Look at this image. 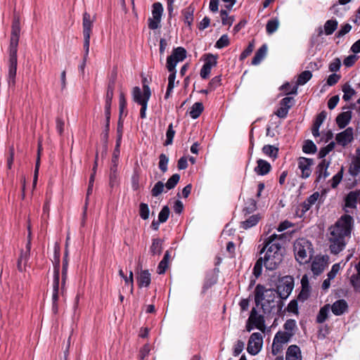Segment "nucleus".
<instances>
[{
	"label": "nucleus",
	"instance_id": "nucleus-1",
	"mask_svg": "<svg viewBox=\"0 0 360 360\" xmlns=\"http://www.w3.org/2000/svg\"><path fill=\"white\" fill-rule=\"evenodd\" d=\"M352 221L349 215H344L329 229L328 240L332 253L338 254L345 247V237L350 234Z\"/></svg>",
	"mask_w": 360,
	"mask_h": 360
},
{
	"label": "nucleus",
	"instance_id": "nucleus-2",
	"mask_svg": "<svg viewBox=\"0 0 360 360\" xmlns=\"http://www.w3.org/2000/svg\"><path fill=\"white\" fill-rule=\"evenodd\" d=\"M54 275L53 281V295H52V311L54 314H57L58 307L57 302L58 300L59 295L63 294L64 285L67 278L68 261L66 259H63V270H62V286L59 288V269H60V248L58 245H56L54 250Z\"/></svg>",
	"mask_w": 360,
	"mask_h": 360
},
{
	"label": "nucleus",
	"instance_id": "nucleus-3",
	"mask_svg": "<svg viewBox=\"0 0 360 360\" xmlns=\"http://www.w3.org/2000/svg\"><path fill=\"white\" fill-rule=\"evenodd\" d=\"M20 27L18 20L14 21L12 25V32L9 48V71L8 84H15V77L17 70V51L19 41Z\"/></svg>",
	"mask_w": 360,
	"mask_h": 360
},
{
	"label": "nucleus",
	"instance_id": "nucleus-4",
	"mask_svg": "<svg viewBox=\"0 0 360 360\" xmlns=\"http://www.w3.org/2000/svg\"><path fill=\"white\" fill-rule=\"evenodd\" d=\"M269 230L270 229H269L266 233L262 236L259 242H262V243L258 245L259 257L257 259L253 269V274L257 278L262 274L263 266H264L266 269H269L267 263L270 258V255L269 254L270 252V248H268V246L270 244V236H268V232Z\"/></svg>",
	"mask_w": 360,
	"mask_h": 360
},
{
	"label": "nucleus",
	"instance_id": "nucleus-5",
	"mask_svg": "<svg viewBox=\"0 0 360 360\" xmlns=\"http://www.w3.org/2000/svg\"><path fill=\"white\" fill-rule=\"evenodd\" d=\"M255 300L256 304L257 313L259 314L261 311L264 314H270V294L269 290L264 286L258 285L255 290Z\"/></svg>",
	"mask_w": 360,
	"mask_h": 360
},
{
	"label": "nucleus",
	"instance_id": "nucleus-6",
	"mask_svg": "<svg viewBox=\"0 0 360 360\" xmlns=\"http://www.w3.org/2000/svg\"><path fill=\"white\" fill-rule=\"evenodd\" d=\"M94 20L91 19L90 14L85 12L83 14V35H84V56L83 58V63L80 65V70L84 72V67L86 65L87 56L89 52V44H90V37H91V31L93 25Z\"/></svg>",
	"mask_w": 360,
	"mask_h": 360
},
{
	"label": "nucleus",
	"instance_id": "nucleus-7",
	"mask_svg": "<svg viewBox=\"0 0 360 360\" xmlns=\"http://www.w3.org/2000/svg\"><path fill=\"white\" fill-rule=\"evenodd\" d=\"M285 236L286 233L271 235V252H274L271 256V269L276 268L282 262L285 253V248L283 247V242L276 243L275 240L276 238L281 240Z\"/></svg>",
	"mask_w": 360,
	"mask_h": 360
},
{
	"label": "nucleus",
	"instance_id": "nucleus-8",
	"mask_svg": "<svg viewBox=\"0 0 360 360\" xmlns=\"http://www.w3.org/2000/svg\"><path fill=\"white\" fill-rule=\"evenodd\" d=\"M311 250V244L308 240L305 238L297 240L294 244V252L296 260L300 264L307 263Z\"/></svg>",
	"mask_w": 360,
	"mask_h": 360
},
{
	"label": "nucleus",
	"instance_id": "nucleus-9",
	"mask_svg": "<svg viewBox=\"0 0 360 360\" xmlns=\"http://www.w3.org/2000/svg\"><path fill=\"white\" fill-rule=\"evenodd\" d=\"M294 286L293 278L291 276H284L277 285V294L281 300L286 299L292 292Z\"/></svg>",
	"mask_w": 360,
	"mask_h": 360
},
{
	"label": "nucleus",
	"instance_id": "nucleus-10",
	"mask_svg": "<svg viewBox=\"0 0 360 360\" xmlns=\"http://www.w3.org/2000/svg\"><path fill=\"white\" fill-rule=\"evenodd\" d=\"M186 57V51L182 47H177L173 50L172 55L167 59V69L168 71L174 70L179 62L183 61Z\"/></svg>",
	"mask_w": 360,
	"mask_h": 360
},
{
	"label": "nucleus",
	"instance_id": "nucleus-11",
	"mask_svg": "<svg viewBox=\"0 0 360 360\" xmlns=\"http://www.w3.org/2000/svg\"><path fill=\"white\" fill-rule=\"evenodd\" d=\"M252 325L262 332L265 330L264 316L262 314L257 313V310L255 309H252L250 316L248 320L246 328L248 332H250L253 328Z\"/></svg>",
	"mask_w": 360,
	"mask_h": 360
},
{
	"label": "nucleus",
	"instance_id": "nucleus-12",
	"mask_svg": "<svg viewBox=\"0 0 360 360\" xmlns=\"http://www.w3.org/2000/svg\"><path fill=\"white\" fill-rule=\"evenodd\" d=\"M262 336L259 333H254L251 335L248 343L247 350L252 354H257L262 348Z\"/></svg>",
	"mask_w": 360,
	"mask_h": 360
},
{
	"label": "nucleus",
	"instance_id": "nucleus-13",
	"mask_svg": "<svg viewBox=\"0 0 360 360\" xmlns=\"http://www.w3.org/2000/svg\"><path fill=\"white\" fill-rule=\"evenodd\" d=\"M293 101L294 99L292 97H285L283 98L280 101L279 107L275 112V114L278 117H285L287 115L289 109L292 107Z\"/></svg>",
	"mask_w": 360,
	"mask_h": 360
},
{
	"label": "nucleus",
	"instance_id": "nucleus-14",
	"mask_svg": "<svg viewBox=\"0 0 360 360\" xmlns=\"http://www.w3.org/2000/svg\"><path fill=\"white\" fill-rule=\"evenodd\" d=\"M148 94V100L150 99L151 92L148 85H143V92L138 86H135L132 90L133 100L137 103H141L145 100L146 94Z\"/></svg>",
	"mask_w": 360,
	"mask_h": 360
},
{
	"label": "nucleus",
	"instance_id": "nucleus-15",
	"mask_svg": "<svg viewBox=\"0 0 360 360\" xmlns=\"http://www.w3.org/2000/svg\"><path fill=\"white\" fill-rule=\"evenodd\" d=\"M335 140L338 144L345 146L353 140V129L348 127L345 131L338 134Z\"/></svg>",
	"mask_w": 360,
	"mask_h": 360
},
{
	"label": "nucleus",
	"instance_id": "nucleus-16",
	"mask_svg": "<svg viewBox=\"0 0 360 360\" xmlns=\"http://www.w3.org/2000/svg\"><path fill=\"white\" fill-rule=\"evenodd\" d=\"M313 161L311 159L306 158H300L298 160V167L302 171V177L307 178L311 174L310 167L312 165Z\"/></svg>",
	"mask_w": 360,
	"mask_h": 360
},
{
	"label": "nucleus",
	"instance_id": "nucleus-17",
	"mask_svg": "<svg viewBox=\"0 0 360 360\" xmlns=\"http://www.w3.org/2000/svg\"><path fill=\"white\" fill-rule=\"evenodd\" d=\"M269 47L266 44H263L255 53L254 58L251 62L252 65H258L266 56Z\"/></svg>",
	"mask_w": 360,
	"mask_h": 360
},
{
	"label": "nucleus",
	"instance_id": "nucleus-18",
	"mask_svg": "<svg viewBox=\"0 0 360 360\" xmlns=\"http://www.w3.org/2000/svg\"><path fill=\"white\" fill-rule=\"evenodd\" d=\"M97 166H98V154H96V160H95L94 165V167L92 169V174H91L90 179H89V187H88L87 193H86V203H85V207H84V212H86V210L89 195L92 193V191H93V186H94V182L95 176H96V173Z\"/></svg>",
	"mask_w": 360,
	"mask_h": 360
},
{
	"label": "nucleus",
	"instance_id": "nucleus-19",
	"mask_svg": "<svg viewBox=\"0 0 360 360\" xmlns=\"http://www.w3.org/2000/svg\"><path fill=\"white\" fill-rule=\"evenodd\" d=\"M286 360H302L301 352L300 348L296 345H290L285 356Z\"/></svg>",
	"mask_w": 360,
	"mask_h": 360
},
{
	"label": "nucleus",
	"instance_id": "nucleus-20",
	"mask_svg": "<svg viewBox=\"0 0 360 360\" xmlns=\"http://www.w3.org/2000/svg\"><path fill=\"white\" fill-rule=\"evenodd\" d=\"M352 118V112L351 111H346L341 112L336 117V122L338 127L340 129H342L345 127L349 122H350Z\"/></svg>",
	"mask_w": 360,
	"mask_h": 360
},
{
	"label": "nucleus",
	"instance_id": "nucleus-21",
	"mask_svg": "<svg viewBox=\"0 0 360 360\" xmlns=\"http://www.w3.org/2000/svg\"><path fill=\"white\" fill-rule=\"evenodd\" d=\"M257 165L255 167L254 171L258 175H265L269 173L270 170V164L264 160L259 159L257 161Z\"/></svg>",
	"mask_w": 360,
	"mask_h": 360
},
{
	"label": "nucleus",
	"instance_id": "nucleus-22",
	"mask_svg": "<svg viewBox=\"0 0 360 360\" xmlns=\"http://www.w3.org/2000/svg\"><path fill=\"white\" fill-rule=\"evenodd\" d=\"M346 206L354 207L356 202H360V190L351 191L346 197Z\"/></svg>",
	"mask_w": 360,
	"mask_h": 360
},
{
	"label": "nucleus",
	"instance_id": "nucleus-23",
	"mask_svg": "<svg viewBox=\"0 0 360 360\" xmlns=\"http://www.w3.org/2000/svg\"><path fill=\"white\" fill-rule=\"evenodd\" d=\"M347 304L345 300H340L333 303L331 307L333 313L336 316L342 315L347 309Z\"/></svg>",
	"mask_w": 360,
	"mask_h": 360
},
{
	"label": "nucleus",
	"instance_id": "nucleus-24",
	"mask_svg": "<svg viewBox=\"0 0 360 360\" xmlns=\"http://www.w3.org/2000/svg\"><path fill=\"white\" fill-rule=\"evenodd\" d=\"M326 267V263L323 258L315 259L311 264V271L314 275L321 274Z\"/></svg>",
	"mask_w": 360,
	"mask_h": 360
},
{
	"label": "nucleus",
	"instance_id": "nucleus-25",
	"mask_svg": "<svg viewBox=\"0 0 360 360\" xmlns=\"http://www.w3.org/2000/svg\"><path fill=\"white\" fill-rule=\"evenodd\" d=\"M328 165L329 163L327 162L326 160H322L317 166L316 172L318 173V181H321V179H325L329 175V174L327 172Z\"/></svg>",
	"mask_w": 360,
	"mask_h": 360
},
{
	"label": "nucleus",
	"instance_id": "nucleus-26",
	"mask_svg": "<svg viewBox=\"0 0 360 360\" xmlns=\"http://www.w3.org/2000/svg\"><path fill=\"white\" fill-rule=\"evenodd\" d=\"M320 195L318 192H316L311 195L302 205V211H308L311 207L316 203L318 200Z\"/></svg>",
	"mask_w": 360,
	"mask_h": 360
},
{
	"label": "nucleus",
	"instance_id": "nucleus-27",
	"mask_svg": "<svg viewBox=\"0 0 360 360\" xmlns=\"http://www.w3.org/2000/svg\"><path fill=\"white\" fill-rule=\"evenodd\" d=\"M41 150H42V146H41V142H39L38 150H37V160H36L34 172V179H33V186L34 187L36 186V184L37 182L39 169V167H40V155H41Z\"/></svg>",
	"mask_w": 360,
	"mask_h": 360
},
{
	"label": "nucleus",
	"instance_id": "nucleus-28",
	"mask_svg": "<svg viewBox=\"0 0 360 360\" xmlns=\"http://www.w3.org/2000/svg\"><path fill=\"white\" fill-rule=\"evenodd\" d=\"M291 336L292 333H290L289 332H278L274 337V343L276 344L277 342H280L285 345L289 341Z\"/></svg>",
	"mask_w": 360,
	"mask_h": 360
},
{
	"label": "nucleus",
	"instance_id": "nucleus-29",
	"mask_svg": "<svg viewBox=\"0 0 360 360\" xmlns=\"http://www.w3.org/2000/svg\"><path fill=\"white\" fill-rule=\"evenodd\" d=\"M138 281L139 283V285L142 286H148L150 283V274L147 270L141 271L139 277Z\"/></svg>",
	"mask_w": 360,
	"mask_h": 360
},
{
	"label": "nucleus",
	"instance_id": "nucleus-30",
	"mask_svg": "<svg viewBox=\"0 0 360 360\" xmlns=\"http://www.w3.org/2000/svg\"><path fill=\"white\" fill-rule=\"evenodd\" d=\"M193 12L194 8L189 6L183 11V15L184 18V22L188 25V27L191 26L193 20Z\"/></svg>",
	"mask_w": 360,
	"mask_h": 360
},
{
	"label": "nucleus",
	"instance_id": "nucleus-31",
	"mask_svg": "<svg viewBox=\"0 0 360 360\" xmlns=\"http://www.w3.org/2000/svg\"><path fill=\"white\" fill-rule=\"evenodd\" d=\"M203 110V105L201 103H195L189 112L191 117L193 119L198 118Z\"/></svg>",
	"mask_w": 360,
	"mask_h": 360
},
{
	"label": "nucleus",
	"instance_id": "nucleus-32",
	"mask_svg": "<svg viewBox=\"0 0 360 360\" xmlns=\"http://www.w3.org/2000/svg\"><path fill=\"white\" fill-rule=\"evenodd\" d=\"M162 250V240L159 238L153 240L150 250L153 255H160Z\"/></svg>",
	"mask_w": 360,
	"mask_h": 360
},
{
	"label": "nucleus",
	"instance_id": "nucleus-33",
	"mask_svg": "<svg viewBox=\"0 0 360 360\" xmlns=\"http://www.w3.org/2000/svg\"><path fill=\"white\" fill-rule=\"evenodd\" d=\"M338 22L335 20H328L324 25V32L326 35H330L337 29Z\"/></svg>",
	"mask_w": 360,
	"mask_h": 360
},
{
	"label": "nucleus",
	"instance_id": "nucleus-34",
	"mask_svg": "<svg viewBox=\"0 0 360 360\" xmlns=\"http://www.w3.org/2000/svg\"><path fill=\"white\" fill-rule=\"evenodd\" d=\"M259 217L257 215H252L250 217L245 221L241 222L240 227L244 229H248L256 225L259 221Z\"/></svg>",
	"mask_w": 360,
	"mask_h": 360
},
{
	"label": "nucleus",
	"instance_id": "nucleus-35",
	"mask_svg": "<svg viewBox=\"0 0 360 360\" xmlns=\"http://www.w3.org/2000/svg\"><path fill=\"white\" fill-rule=\"evenodd\" d=\"M342 90L344 93L342 98L345 101H349L356 93L354 89L347 83L343 85Z\"/></svg>",
	"mask_w": 360,
	"mask_h": 360
},
{
	"label": "nucleus",
	"instance_id": "nucleus-36",
	"mask_svg": "<svg viewBox=\"0 0 360 360\" xmlns=\"http://www.w3.org/2000/svg\"><path fill=\"white\" fill-rule=\"evenodd\" d=\"M162 12L163 7L160 3L157 2L153 5L152 15L153 18L161 20Z\"/></svg>",
	"mask_w": 360,
	"mask_h": 360
},
{
	"label": "nucleus",
	"instance_id": "nucleus-37",
	"mask_svg": "<svg viewBox=\"0 0 360 360\" xmlns=\"http://www.w3.org/2000/svg\"><path fill=\"white\" fill-rule=\"evenodd\" d=\"M311 77L312 74L309 70L302 72L297 78V84L304 85L311 78Z\"/></svg>",
	"mask_w": 360,
	"mask_h": 360
},
{
	"label": "nucleus",
	"instance_id": "nucleus-38",
	"mask_svg": "<svg viewBox=\"0 0 360 360\" xmlns=\"http://www.w3.org/2000/svg\"><path fill=\"white\" fill-rule=\"evenodd\" d=\"M350 283L354 288L355 291L360 292V272L353 274L350 277Z\"/></svg>",
	"mask_w": 360,
	"mask_h": 360
},
{
	"label": "nucleus",
	"instance_id": "nucleus-39",
	"mask_svg": "<svg viewBox=\"0 0 360 360\" xmlns=\"http://www.w3.org/2000/svg\"><path fill=\"white\" fill-rule=\"evenodd\" d=\"M180 179V176L178 174H173L167 181L165 186L168 189H172L175 187Z\"/></svg>",
	"mask_w": 360,
	"mask_h": 360
},
{
	"label": "nucleus",
	"instance_id": "nucleus-40",
	"mask_svg": "<svg viewBox=\"0 0 360 360\" xmlns=\"http://www.w3.org/2000/svg\"><path fill=\"white\" fill-rule=\"evenodd\" d=\"M328 311H329L328 305H326L320 309L319 313L316 318L318 323H321L326 321V319H327Z\"/></svg>",
	"mask_w": 360,
	"mask_h": 360
},
{
	"label": "nucleus",
	"instance_id": "nucleus-41",
	"mask_svg": "<svg viewBox=\"0 0 360 360\" xmlns=\"http://www.w3.org/2000/svg\"><path fill=\"white\" fill-rule=\"evenodd\" d=\"M149 213H150V210H149V207H148V205L146 203L141 202L139 205L140 217L144 220L148 219L149 217Z\"/></svg>",
	"mask_w": 360,
	"mask_h": 360
},
{
	"label": "nucleus",
	"instance_id": "nucleus-42",
	"mask_svg": "<svg viewBox=\"0 0 360 360\" xmlns=\"http://www.w3.org/2000/svg\"><path fill=\"white\" fill-rule=\"evenodd\" d=\"M165 185L162 181L157 182L151 190V195L157 197L164 191Z\"/></svg>",
	"mask_w": 360,
	"mask_h": 360
},
{
	"label": "nucleus",
	"instance_id": "nucleus-43",
	"mask_svg": "<svg viewBox=\"0 0 360 360\" xmlns=\"http://www.w3.org/2000/svg\"><path fill=\"white\" fill-rule=\"evenodd\" d=\"M302 150L306 153H314L316 150V145L311 141H306Z\"/></svg>",
	"mask_w": 360,
	"mask_h": 360
},
{
	"label": "nucleus",
	"instance_id": "nucleus-44",
	"mask_svg": "<svg viewBox=\"0 0 360 360\" xmlns=\"http://www.w3.org/2000/svg\"><path fill=\"white\" fill-rule=\"evenodd\" d=\"M169 215V207L167 206L163 207L158 214L159 222H162V223L165 222L167 220Z\"/></svg>",
	"mask_w": 360,
	"mask_h": 360
},
{
	"label": "nucleus",
	"instance_id": "nucleus-45",
	"mask_svg": "<svg viewBox=\"0 0 360 360\" xmlns=\"http://www.w3.org/2000/svg\"><path fill=\"white\" fill-rule=\"evenodd\" d=\"M174 134H175V131L173 129L172 124H170L168 127V129H167V131L166 133L167 139H166V141L165 143L166 146L172 144Z\"/></svg>",
	"mask_w": 360,
	"mask_h": 360
},
{
	"label": "nucleus",
	"instance_id": "nucleus-46",
	"mask_svg": "<svg viewBox=\"0 0 360 360\" xmlns=\"http://www.w3.org/2000/svg\"><path fill=\"white\" fill-rule=\"evenodd\" d=\"M254 48H255V41H254V40H252V41H250L249 43V45L248 46V47L241 53V55L240 56V59L241 60H243L245 58L249 56L252 53V52L253 51Z\"/></svg>",
	"mask_w": 360,
	"mask_h": 360
},
{
	"label": "nucleus",
	"instance_id": "nucleus-47",
	"mask_svg": "<svg viewBox=\"0 0 360 360\" xmlns=\"http://www.w3.org/2000/svg\"><path fill=\"white\" fill-rule=\"evenodd\" d=\"M169 162L168 158L165 154L160 155L159 167L162 172H165L167 170V164Z\"/></svg>",
	"mask_w": 360,
	"mask_h": 360
},
{
	"label": "nucleus",
	"instance_id": "nucleus-48",
	"mask_svg": "<svg viewBox=\"0 0 360 360\" xmlns=\"http://www.w3.org/2000/svg\"><path fill=\"white\" fill-rule=\"evenodd\" d=\"M229 44V39L226 34L222 35L216 42L215 46L218 49H222Z\"/></svg>",
	"mask_w": 360,
	"mask_h": 360
},
{
	"label": "nucleus",
	"instance_id": "nucleus-49",
	"mask_svg": "<svg viewBox=\"0 0 360 360\" xmlns=\"http://www.w3.org/2000/svg\"><path fill=\"white\" fill-rule=\"evenodd\" d=\"M216 64H217V56L212 55V54L207 55L204 65L212 69V68L215 66Z\"/></svg>",
	"mask_w": 360,
	"mask_h": 360
},
{
	"label": "nucleus",
	"instance_id": "nucleus-50",
	"mask_svg": "<svg viewBox=\"0 0 360 360\" xmlns=\"http://www.w3.org/2000/svg\"><path fill=\"white\" fill-rule=\"evenodd\" d=\"M335 147V143H330L326 147L321 149L319 153L320 158H323L330 151H331Z\"/></svg>",
	"mask_w": 360,
	"mask_h": 360
},
{
	"label": "nucleus",
	"instance_id": "nucleus-51",
	"mask_svg": "<svg viewBox=\"0 0 360 360\" xmlns=\"http://www.w3.org/2000/svg\"><path fill=\"white\" fill-rule=\"evenodd\" d=\"M113 83L110 84L108 87L106 98H105V104L111 105L112 99L113 97Z\"/></svg>",
	"mask_w": 360,
	"mask_h": 360
},
{
	"label": "nucleus",
	"instance_id": "nucleus-52",
	"mask_svg": "<svg viewBox=\"0 0 360 360\" xmlns=\"http://www.w3.org/2000/svg\"><path fill=\"white\" fill-rule=\"evenodd\" d=\"M148 101V94H146L145 100L142 101L141 103H139V105H141V108L140 110V116L142 119L146 118V109H147V105Z\"/></svg>",
	"mask_w": 360,
	"mask_h": 360
},
{
	"label": "nucleus",
	"instance_id": "nucleus-53",
	"mask_svg": "<svg viewBox=\"0 0 360 360\" xmlns=\"http://www.w3.org/2000/svg\"><path fill=\"white\" fill-rule=\"evenodd\" d=\"M326 115H327V113L325 111H322L321 112H320L317 115L314 124L316 125V126H319V127H321V125L322 124V123L323 122V121L326 118Z\"/></svg>",
	"mask_w": 360,
	"mask_h": 360
},
{
	"label": "nucleus",
	"instance_id": "nucleus-54",
	"mask_svg": "<svg viewBox=\"0 0 360 360\" xmlns=\"http://www.w3.org/2000/svg\"><path fill=\"white\" fill-rule=\"evenodd\" d=\"M244 346H245L244 342H243L242 340H238L235 345V347H234V352H233L234 355L235 356L239 355L241 353V352L243 350Z\"/></svg>",
	"mask_w": 360,
	"mask_h": 360
},
{
	"label": "nucleus",
	"instance_id": "nucleus-55",
	"mask_svg": "<svg viewBox=\"0 0 360 360\" xmlns=\"http://www.w3.org/2000/svg\"><path fill=\"white\" fill-rule=\"evenodd\" d=\"M357 57L355 55H350L344 60V65L347 67L352 66L356 60Z\"/></svg>",
	"mask_w": 360,
	"mask_h": 360
},
{
	"label": "nucleus",
	"instance_id": "nucleus-56",
	"mask_svg": "<svg viewBox=\"0 0 360 360\" xmlns=\"http://www.w3.org/2000/svg\"><path fill=\"white\" fill-rule=\"evenodd\" d=\"M340 60L339 58H335L330 64L329 69L331 72H336L340 69Z\"/></svg>",
	"mask_w": 360,
	"mask_h": 360
},
{
	"label": "nucleus",
	"instance_id": "nucleus-57",
	"mask_svg": "<svg viewBox=\"0 0 360 360\" xmlns=\"http://www.w3.org/2000/svg\"><path fill=\"white\" fill-rule=\"evenodd\" d=\"M352 29V26L349 24H345L344 26L342 27L340 30L338 31L337 33V36L338 37H342L347 33H348Z\"/></svg>",
	"mask_w": 360,
	"mask_h": 360
},
{
	"label": "nucleus",
	"instance_id": "nucleus-58",
	"mask_svg": "<svg viewBox=\"0 0 360 360\" xmlns=\"http://www.w3.org/2000/svg\"><path fill=\"white\" fill-rule=\"evenodd\" d=\"M339 100H340V98H339L338 96H334L331 97L328 102V108L330 110L335 108V106L337 105Z\"/></svg>",
	"mask_w": 360,
	"mask_h": 360
},
{
	"label": "nucleus",
	"instance_id": "nucleus-59",
	"mask_svg": "<svg viewBox=\"0 0 360 360\" xmlns=\"http://www.w3.org/2000/svg\"><path fill=\"white\" fill-rule=\"evenodd\" d=\"M283 344L277 342L276 344L274 343V341L273 342V344L271 345V350L273 354H277L283 350Z\"/></svg>",
	"mask_w": 360,
	"mask_h": 360
},
{
	"label": "nucleus",
	"instance_id": "nucleus-60",
	"mask_svg": "<svg viewBox=\"0 0 360 360\" xmlns=\"http://www.w3.org/2000/svg\"><path fill=\"white\" fill-rule=\"evenodd\" d=\"M292 226L293 224L291 222L285 220L279 224L278 227L277 228V230L278 231L281 232L290 227H292Z\"/></svg>",
	"mask_w": 360,
	"mask_h": 360
},
{
	"label": "nucleus",
	"instance_id": "nucleus-61",
	"mask_svg": "<svg viewBox=\"0 0 360 360\" xmlns=\"http://www.w3.org/2000/svg\"><path fill=\"white\" fill-rule=\"evenodd\" d=\"M340 270V264H335L333 266L331 271L328 274V277L329 279H333L338 271Z\"/></svg>",
	"mask_w": 360,
	"mask_h": 360
},
{
	"label": "nucleus",
	"instance_id": "nucleus-62",
	"mask_svg": "<svg viewBox=\"0 0 360 360\" xmlns=\"http://www.w3.org/2000/svg\"><path fill=\"white\" fill-rule=\"evenodd\" d=\"M339 79H340L339 75H338L336 74H332L328 77V78L327 79V84L329 86H333L338 82Z\"/></svg>",
	"mask_w": 360,
	"mask_h": 360
},
{
	"label": "nucleus",
	"instance_id": "nucleus-63",
	"mask_svg": "<svg viewBox=\"0 0 360 360\" xmlns=\"http://www.w3.org/2000/svg\"><path fill=\"white\" fill-rule=\"evenodd\" d=\"M297 302L295 300L290 301L288 306V311L294 314H297Z\"/></svg>",
	"mask_w": 360,
	"mask_h": 360
},
{
	"label": "nucleus",
	"instance_id": "nucleus-64",
	"mask_svg": "<svg viewBox=\"0 0 360 360\" xmlns=\"http://www.w3.org/2000/svg\"><path fill=\"white\" fill-rule=\"evenodd\" d=\"M295 321L294 320L290 319L285 323L284 328L288 331L292 332L295 328Z\"/></svg>",
	"mask_w": 360,
	"mask_h": 360
}]
</instances>
